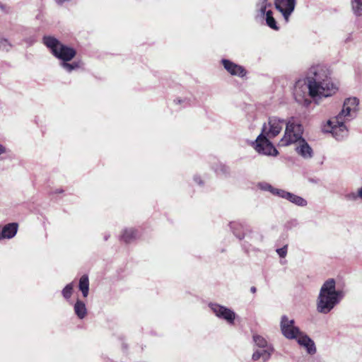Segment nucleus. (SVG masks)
I'll use <instances>...</instances> for the list:
<instances>
[{
    "label": "nucleus",
    "mask_w": 362,
    "mask_h": 362,
    "mask_svg": "<svg viewBox=\"0 0 362 362\" xmlns=\"http://www.w3.org/2000/svg\"><path fill=\"white\" fill-rule=\"evenodd\" d=\"M337 90V87L332 82L329 70L317 65L310 69L306 81L299 80L296 83L293 95L298 104L308 107L312 103L310 98L319 105L320 98L330 97Z\"/></svg>",
    "instance_id": "1"
},
{
    "label": "nucleus",
    "mask_w": 362,
    "mask_h": 362,
    "mask_svg": "<svg viewBox=\"0 0 362 362\" xmlns=\"http://www.w3.org/2000/svg\"><path fill=\"white\" fill-rule=\"evenodd\" d=\"M286 122L276 117H269L268 123H264L262 133L257 136L253 144L255 149L259 153L269 156H276L277 150L269 141V139L276 136L282 130Z\"/></svg>",
    "instance_id": "2"
},
{
    "label": "nucleus",
    "mask_w": 362,
    "mask_h": 362,
    "mask_svg": "<svg viewBox=\"0 0 362 362\" xmlns=\"http://www.w3.org/2000/svg\"><path fill=\"white\" fill-rule=\"evenodd\" d=\"M344 293L336 289L334 279H329L322 284L317 299V310L320 313H329L343 298Z\"/></svg>",
    "instance_id": "3"
},
{
    "label": "nucleus",
    "mask_w": 362,
    "mask_h": 362,
    "mask_svg": "<svg viewBox=\"0 0 362 362\" xmlns=\"http://www.w3.org/2000/svg\"><path fill=\"white\" fill-rule=\"evenodd\" d=\"M43 42L56 57L63 61L61 66L68 72L72 71L78 66L77 63L69 64L67 62L75 57L76 52L74 49L62 44L57 39L52 36H45Z\"/></svg>",
    "instance_id": "4"
},
{
    "label": "nucleus",
    "mask_w": 362,
    "mask_h": 362,
    "mask_svg": "<svg viewBox=\"0 0 362 362\" xmlns=\"http://www.w3.org/2000/svg\"><path fill=\"white\" fill-rule=\"evenodd\" d=\"M281 330L286 338L296 339L300 346L306 349L309 354H314L316 352L314 341L295 325V321L293 320L288 319L286 315L282 316L281 320Z\"/></svg>",
    "instance_id": "5"
},
{
    "label": "nucleus",
    "mask_w": 362,
    "mask_h": 362,
    "mask_svg": "<svg viewBox=\"0 0 362 362\" xmlns=\"http://www.w3.org/2000/svg\"><path fill=\"white\" fill-rule=\"evenodd\" d=\"M303 128L302 125L297 122L294 118L291 117L286 123V129L283 138L279 141V145L282 146H288L291 144H296L302 137Z\"/></svg>",
    "instance_id": "6"
},
{
    "label": "nucleus",
    "mask_w": 362,
    "mask_h": 362,
    "mask_svg": "<svg viewBox=\"0 0 362 362\" xmlns=\"http://www.w3.org/2000/svg\"><path fill=\"white\" fill-rule=\"evenodd\" d=\"M343 119L333 117L329 119L324 126L323 130L325 132L331 133L332 136L337 141H342L349 135V130Z\"/></svg>",
    "instance_id": "7"
},
{
    "label": "nucleus",
    "mask_w": 362,
    "mask_h": 362,
    "mask_svg": "<svg viewBox=\"0 0 362 362\" xmlns=\"http://www.w3.org/2000/svg\"><path fill=\"white\" fill-rule=\"evenodd\" d=\"M359 100L356 98H349L344 100L343 107L339 113L335 116L346 122L352 120L356 117L358 111Z\"/></svg>",
    "instance_id": "8"
},
{
    "label": "nucleus",
    "mask_w": 362,
    "mask_h": 362,
    "mask_svg": "<svg viewBox=\"0 0 362 362\" xmlns=\"http://www.w3.org/2000/svg\"><path fill=\"white\" fill-rule=\"evenodd\" d=\"M296 0H274V6L283 16L286 22H288L292 13L294 11Z\"/></svg>",
    "instance_id": "9"
},
{
    "label": "nucleus",
    "mask_w": 362,
    "mask_h": 362,
    "mask_svg": "<svg viewBox=\"0 0 362 362\" xmlns=\"http://www.w3.org/2000/svg\"><path fill=\"white\" fill-rule=\"evenodd\" d=\"M209 308L216 317L225 320L229 324L234 323L235 313L232 310L217 303H210Z\"/></svg>",
    "instance_id": "10"
},
{
    "label": "nucleus",
    "mask_w": 362,
    "mask_h": 362,
    "mask_svg": "<svg viewBox=\"0 0 362 362\" xmlns=\"http://www.w3.org/2000/svg\"><path fill=\"white\" fill-rule=\"evenodd\" d=\"M221 63L224 69L233 76L243 77L246 75V70L240 65L235 64L228 59H222Z\"/></svg>",
    "instance_id": "11"
},
{
    "label": "nucleus",
    "mask_w": 362,
    "mask_h": 362,
    "mask_svg": "<svg viewBox=\"0 0 362 362\" xmlns=\"http://www.w3.org/2000/svg\"><path fill=\"white\" fill-rule=\"evenodd\" d=\"M296 151L305 159L311 158L313 156V151L308 143L304 139H300L296 144Z\"/></svg>",
    "instance_id": "12"
},
{
    "label": "nucleus",
    "mask_w": 362,
    "mask_h": 362,
    "mask_svg": "<svg viewBox=\"0 0 362 362\" xmlns=\"http://www.w3.org/2000/svg\"><path fill=\"white\" fill-rule=\"evenodd\" d=\"M281 198L285 199L291 202V203L299 206H305L308 204L307 201L301 197H299L293 193L286 192L282 189L281 192H280Z\"/></svg>",
    "instance_id": "13"
},
{
    "label": "nucleus",
    "mask_w": 362,
    "mask_h": 362,
    "mask_svg": "<svg viewBox=\"0 0 362 362\" xmlns=\"http://www.w3.org/2000/svg\"><path fill=\"white\" fill-rule=\"evenodd\" d=\"M272 352V347H267L263 350H257L252 354V359L254 361L262 360V362H265L269 359Z\"/></svg>",
    "instance_id": "14"
},
{
    "label": "nucleus",
    "mask_w": 362,
    "mask_h": 362,
    "mask_svg": "<svg viewBox=\"0 0 362 362\" xmlns=\"http://www.w3.org/2000/svg\"><path fill=\"white\" fill-rule=\"evenodd\" d=\"M3 236L5 238L10 239L14 237L18 230V224L16 223H8L2 226Z\"/></svg>",
    "instance_id": "15"
},
{
    "label": "nucleus",
    "mask_w": 362,
    "mask_h": 362,
    "mask_svg": "<svg viewBox=\"0 0 362 362\" xmlns=\"http://www.w3.org/2000/svg\"><path fill=\"white\" fill-rule=\"evenodd\" d=\"M78 287L82 292L83 296L86 298L89 291V280L88 275L84 274L80 278Z\"/></svg>",
    "instance_id": "16"
},
{
    "label": "nucleus",
    "mask_w": 362,
    "mask_h": 362,
    "mask_svg": "<svg viewBox=\"0 0 362 362\" xmlns=\"http://www.w3.org/2000/svg\"><path fill=\"white\" fill-rule=\"evenodd\" d=\"M74 312L78 318H84L87 314V310L85 303L81 300H78L74 305Z\"/></svg>",
    "instance_id": "17"
},
{
    "label": "nucleus",
    "mask_w": 362,
    "mask_h": 362,
    "mask_svg": "<svg viewBox=\"0 0 362 362\" xmlns=\"http://www.w3.org/2000/svg\"><path fill=\"white\" fill-rule=\"evenodd\" d=\"M257 187L263 191H268L271 192L272 194L278 197H280V192H281L282 191V189L275 188L272 187L270 184L265 182L258 183Z\"/></svg>",
    "instance_id": "18"
},
{
    "label": "nucleus",
    "mask_w": 362,
    "mask_h": 362,
    "mask_svg": "<svg viewBox=\"0 0 362 362\" xmlns=\"http://www.w3.org/2000/svg\"><path fill=\"white\" fill-rule=\"evenodd\" d=\"M136 231L133 228L124 230L120 238L124 242L128 243L136 238Z\"/></svg>",
    "instance_id": "19"
},
{
    "label": "nucleus",
    "mask_w": 362,
    "mask_h": 362,
    "mask_svg": "<svg viewBox=\"0 0 362 362\" xmlns=\"http://www.w3.org/2000/svg\"><path fill=\"white\" fill-rule=\"evenodd\" d=\"M230 228L233 230L234 235L240 240L245 237V233L240 231V230H244V226L238 222H232L230 223Z\"/></svg>",
    "instance_id": "20"
},
{
    "label": "nucleus",
    "mask_w": 362,
    "mask_h": 362,
    "mask_svg": "<svg viewBox=\"0 0 362 362\" xmlns=\"http://www.w3.org/2000/svg\"><path fill=\"white\" fill-rule=\"evenodd\" d=\"M266 23L267 25L273 30H278L279 27L277 26L276 22L273 17V13L271 10L267 11L265 14Z\"/></svg>",
    "instance_id": "21"
},
{
    "label": "nucleus",
    "mask_w": 362,
    "mask_h": 362,
    "mask_svg": "<svg viewBox=\"0 0 362 362\" xmlns=\"http://www.w3.org/2000/svg\"><path fill=\"white\" fill-rule=\"evenodd\" d=\"M351 6L355 16H362V0H351Z\"/></svg>",
    "instance_id": "22"
},
{
    "label": "nucleus",
    "mask_w": 362,
    "mask_h": 362,
    "mask_svg": "<svg viewBox=\"0 0 362 362\" xmlns=\"http://www.w3.org/2000/svg\"><path fill=\"white\" fill-rule=\"evenodd\" d=\"M253 340L255 344L260 348L267 349V347H272L271 346L268 345L266 339H264L263 337L260 335L254 334Z\"/></svg>",
    "instance_id": "23"
},
{
    "label": "nucleus",
    "mask_w": 362,
    "mask_h": 362,
    "mask_svg": "<svg viewBox=\"0 0 362 362\" xmlns=\"http://www.w3.org/2000/svg\"><path fill=\"white\" fill-rule=\"evenodd\" d=\"M268 6H270L268 3V0H259L257 3L256 8L259 14L264 16L267 12L266 8Z\"/></svg>",
    "instance_id": "24"
},
{
    "label": "nucleus",
    "mask_w": 362,
    "mask_h": 362,
    "mask_svg": "<svg viewBox=\"0 0 362 362\" xmlns=\"http://www.w3.org/2000/svg\"><path fill=\"white\" fill-rule=\"evenodd\" d=\"M74 285L72 283L67 284L64 288L62 290V295L66 299H69L73 291Z\"/></svg>",
    "instance_id": "25"
},
{
    "label": "nucleus",
    "mask_w": 362,
    "mask_h": 362,
    "mask_svg": "<svg viewBox=\"0 0 362 362\" xmlns=\"http://www.w3.org/2000/svg\"><path fill=\"white\" fill-rule=\"evenodd\" d=\"M11 47V44L8 40L0 37V49L3 51H8Z\"/></svg>",
    "instance_id": "26"
},
{
    "label": "nucleus",
    "mask_w": 362,
    "mask_h": 362,
    "mask_svg": "<svg viewBox=\"0 0 362 362\" xmlns=\"http://www.w3.org/2000/svg\"><path fill=\"white\" fill-rule=\"evenodd\" d=\"M345 198L348 201H356L358 199H361V196L359 195V189L357 192H350L345 195Z\"/></svg>",
    "instance_id": "27"
},
{
    "label": "nucleus",
    "mask_w": 362,
    "mask_h": 362,
    "mask_svg": "<svg viewBox=\"0 0 362 362\" xmlns=\"http://www.w3.org/2000/svg\"><path fill=\"white\" fill-rule=\"evenodd\" d=\"M276 252L281 257H285L287 254V246L276 250Z\"/></svg>",
    "instance_id": "28"
},
{
    "label": "nucleus",
    "mask_w": 362,
    "mask_h": 362,
    "mask_svg": "<svg viewBox=\"0 0 362 362\" xmlns=\"http://www.w3.org/2000/svg\"><path fill=\"white\" fill-rule=\"evenodd\" d=\"M8 152V148L6 146H4V145H2L1 144H0V156L2 154L7 153Z\"/></svg>",
    "instance_id": "29"
},
{
    "label": "nucleus",
    "mask_w": 362,
    "mask_h": 362,
    "mask_svg": "<svg viewBox=\"0 0 362 362\" xmlns=\"http://www.w3.org/2000/svg\"><path fill=\"white\" fill-rule=\"evenodd\" d=\"M70 0H55L58 5H62L64 2L69 1Z\"/></svg>",
    "instance_id": "30"
},
{
    "label": "nucleus",
    "mask_w": 362,
    "mask_h": 362,
    "mask_svg": "<svg viewBox=\"0 0 362 362\" xmlns=\"http://www.w3.org/2000/svg\"><path fill=\"white\" fill-rule=\"evenodd\" d=\"M4 239V237L3 236V230L2 226H0V240Z\"/></svg>",
    "instance_id": "31"
},
{
    "label": "nucleus",
    "mask_w": 362,
    "mask_h": 362,
    "mask_svg": "<svg viewBox=\"0 0 362 362\" xmlns=\"http://www.w3.org/2000/svg\"><path fill=\"white\" fill-rule=\"evenodd\" d=\"M194 180H195L197 183H199V184H201V183H202V182H201V180H200V179H199V178H198V177H194Z\"/></svg>",
    "instance_id": "32"
},
{
    "label": "nucleus",
    "mask_w": 362,
    "mask_h": 362,
    "mask_svg": "<svg viewBox=\"0 0 362 362\" xmlns=\"http://www.w3.org/2000/svg\"><path fill=\"white\" fill-rule=\"evenodd\" d=\"M250 291H251L252 293H255L256 292V288L252 286V287H251Z\"/></svg>",
    "instance_id": "33"
},
{
    "label": "nucleus",
    "mask_w": 362,
    "mask_h": 362,
    "mask_svg": "<svg viewBox=\"0 0 362 362\" xmlns=\"http://www.w3.org/2000/svg\"><path fill=\"white\" fill-rule=\"evenodd\" d=\"M359 195L361 196V199H362V187L359 188Z\"/></svg>",
    "instance_id": "34"
},
{
    "label": "nucleus",
    "mask_w": 362,
    "mask_h": 362,
    "mask_svg": "<svg viewBox=\"0 0 362 362\" xmlns=\"http://www.w3.org/2000/svg\"><path fill=\"white\" fill-rule=\"evenodd\" d=\"M5 7H6V6H5L4 5L0 4V8H1V10H4V9H5Z\"/></svg>",
    "instance_id": "35"
}]
</instances>
